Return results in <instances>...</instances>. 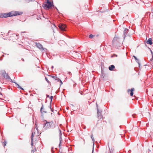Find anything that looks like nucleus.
I'll return each mask as SVG.
<instances>
[{
  "instance_id": "e433bc0d",
  "label": "nucleus",
  "mask_w": 153,
  "mask_h": 153,
  "mask_svg": "<svg viewBox=\"0 0 153 153\" xmlns=\"http://www.w3.org/2000/svg\"><path fill=\"white\" fill-rule=\"evenodd\" d=\"M151 53H152V54H153V53L152 51H151Z\"/></svg>"
},
{
  "instance_id": "2f4dec72",
  "label": "nucleus",
  "mask_w": 153,
  "mask_h": 153,
  "mask_svg": "<svg viewBox=\"0 0 153 153\" xmlns=\"http://www.w3.org/2000/svg\"><path fill=\"white\" fill-rule=\"evenodd\" d=\"M86 128V127H84V128H84V129H85V128Z\"/></svg>"
},
{
  "instance_id": "6ab92c4d",
  "label": "nucleus",
  "mask_w": 153,
  "mask_h": 153,
  "mask_svg": "<svg viewBox=\"0 0 153 153\" xmlns=\"http://www.w3.org/2000/svg\"><path fill=\"white\" fill-rule=\"evenodd\" d=\"M68 77H70L71 76V72H69L68 73Z\"/></svg>"
},
{
  "instance_id": "5701e85b",
  "label": "nucleus",
  "mask_w": 153,
  "mask_h": 153,
  "mask_svg": "<svg viewBox=\"0 0 153 153\" xmlns=\"http://www.w3.org/2000/svg\"><path fill=\"white\" fill-rule=\"evenodd\" d=\"M43 108V105H42V107L40 109V112L41 113H42V110Z\"/></svg>"
},
{
  "instance_id": "1a4fd4ad",
  "label": "nucleus",
  "mask_w": 153,
  "mask_h": 153,
  "mask_svg": "<svg viewBox=\"0 0 153 153\" xmlns=\"http://www.w3.org/2000/svg\"><path fill=\"white\" fill-rule=\"evenodd\" d=\"M2 76L6 79H8L9 78V76L8 74L6 73L5 72H3L2 74Z\"/></svg>"
},
{
  "instance_id": "423d86ee",
  "label": "nucleus",
  "mask_w": 153,
  "mask_h": 153,
  "mask_svg": "<svg viewBox=\"0 0 153 153\" xmlns=\"http://www.w3.org/2000/svg\"><path fill=\"white\" fill-rule=\"evenodd\" d=\"M59 29L62 31H65L66 26L65 25L63 24H59L58 26Z\"/></svg>"
},
{
  "instance_id": "20e7f679",
  "label": "nucleus",
  "mask_w": 153,
  "mask_h": 153,
  "mask_svg": "<svg viewBox=\"0 0 153 153\" xmlns=\"http://www.w3.org/2000/svg\"><path fill=\"white\" fill-rule=\"evenodd\" d=\"M36 132L38 134V131L37 130V129L36 127V129L34 128L32 130V133L31 135L32 144V143L33 141V137L35 136V134H36Z\"/></svg>"
},
{
  "instance_id": "72a5a7b5",
  "label": "nucleus",
  "mask_w": 153,
  "mask_h": 153,
  "mask_svg": "<svg viewBox=\"0 0 153 153\" xmlns=\"http://www.w3.org/2000/svg\"><path fill=\"white\" fill-rule=\"evenodd\" d=\"M93 151H94V149H93V151H92V153H93Z\"/></svg>"
},
{
  "instance_id": "f8f14e48",
  "label": "nucleus",
  "mask_w": 153,
  "mask_h": 153,
  "mask_svg": "<svg viewBox=\"0 0 153 153\" xmlns=\"http://www.w3.org/2000/svg\"><path fill=\"white\" fill-rule=\"evenodd\" d=\"M10 82H14L15 83L16 86L18 88H19L22 90L23 89V88H22L21 86H20L18 84H17V83H16V82H14L12 80V79H11L10 78Z\"/></svg>"
},
{
  "instance_id": "bb28decb",
  "label": "nucleus",
  "mask_w": 153,
  "mask_h": 153,
  "mask_svg": "<svg viewBox=\"0 0 153 153\" xmlns=\"http://www.w3.org/2000/svg\"><path fill=\"white\" fill-rule=\"evenodd\" d=\"M116 39V38L114 37V39H113V41H114V40H115V39Z\"/></svg>"
},
{
  "instance_id": "f704fd0d",
  "label": "nucleus",
  "mask_w": 153,
  "mask_h": 153,
  "mask_svg": "<svg viewBox=\"0 0 153 153\" xmlns=\"http://www.w3.org/2000/svg\"><path fill=\"white\" fill-rule=\"evenodd\" d=\"M49 97V96L48 95H47V97Z\"/></svg>"
},
{
  "instance_id": "f03ea898",
  "label": "nucleus",
  "mask_w": 153,
  "mask_h": 153,
  "mask_svg": "<svg viewBox=\"0 0 153 153\" xmlns=\"http://www.w3.org/2000/svg\"><path fill=\"white\" fill-rule=\"evenodd\" d=\"M53 6L51 2L49 0H47V2H45L42 4V7L45 9H49L51 8Z\"/></svg>"
},
{
  "instance_id": "a211bd4d",
  "label": "nucleus",
  "mask_w": 153,
  "mask_h": 153,
  "mask_svg": "<svg viewBox=\"0 0 153 153\" xmlns=\"http://www.w3.org/2000/svg\"><path fill=\"white\" fill-rule=\"evenodd\" d=\"M128 29H125V30H124V35H125V34L127 33L128 32Z\"/></svg>"
},
{
  "instance_id": "f257e3e1",
  "label": "nucleus",
  "mask_w": 153,
  "mask_h": 153,
  "mask_svg": "<svg viewBox=\"0 0 153 153\" xmlns=\"http://www.w3.org/2000/svg\"><path fill=\"white\" fill-rule=\"evenodd\" d=\"M45 121L46 123L44 125V127L45 129H47L50 128H54L56 127V126H54V124L52 121L48 122L46 120Z\"/></svg>"
},
{
  "instance_id": "c9c22d12",
  "label": "nucleus",
  "mask_w": 153,
  "mask_h": 153,
  "mask_svg": "<svg viewBox=\"0 0 153 153\" xmlns=\"http://www.w3.org/2000/svg\"><path fill=\"white\" fill-rule=\"evenodd\" d=\"M43 112H46V111H43Z\"/></svg>"
},
{
  "instance_id": "9b49d317",
  "label": "nucleus",
  "mask_w": 153,
  "mask_h": 153,
  "mask_svg": "<svg viewBox=\"0 0 153 153\" xmlns=\"http://www.w3.org/2000/svg\"><path fill=\"white\" fill-rule=\"evenodd\" d=\"M10 82H14L15 83L16 86L18 88H19L22 90L23 89V88H22L21 86H20L18 84H17V83H16V82H14L12 80V79H11L10 78Z\"/></svg>"
},
{
  "instance_id": "2eb2a0df",
  "label": "nucleus",
  "mask_w": 153,
  "mask_h": 153,
  "mask_svg": "<svg viewBox=\"0 0 153 153\" xmlns=\"http://www.w3.org/2000/svg\"><path fill=\"white\" fill-rule=\"evenodd\" d=\"M115 67L114 65H112L109 67V69L110 71H112L114 68Z\"/></svg>"
},
{
  "instance_id": "a878e982",
  "label": "nucleus",
  "mask_w": 153,
  "mask_h": 153,
  "mask_svg": "<svg viewBox=\"0 0 153 153\" xmlns=\"http://www.w3.org/2000/svg\"><path fill=\"white\" fill-rule=\"evenodd\" d=\"M53 97L52 96H51V97H50V99H51V100L52 101V98H53Z\"/></svg>"
},
{
  "instance_id": "f3484780",
  "label": "nucleus",
  "mask_w": 153,
  "mask_h": 153,
  "mask_svg": "<svg viewBox=\"0 0 153 153\" xmlns=\"http://www.w3.org/2000/svg\"><path fill=\"white\" fill-rule=\"evenodd\" d=\"M133 57H134V58L135 59L136 62L137 63H138L139 64V60L138 59H137V57L135 56H133Z\"/></svg>"
},
{
  "instance_id": "aec40b11",
  "label": "nucleus",
  "mask_w": 153,
  "mask_h": 153,
  "mask_svg": "<svg viewBox=\"0 0 153 153\" xmlns=\"http://www.w3.org/2000/svg\"><path fill=\"white\" fill-rule=\"evenodd\" d=\"M91 137L93 141V142H94V137H93V134H91Z\"/></svg>"
},
{
  "instance_id": "4c0bfd02",
  "label": "nucleus",
  "mask_w": 153,
  "mask_h": 153,
  "mask_svg": "<svg viewBox=\"0 0 153 153\" xmlns=\"http://www.w3.org/2000/svg\"><path fill=\"white\" fill-rule=\"evenodd\" d=\"M116 56H117V55H116Z\"/></svg>"
},
{
  "instance_id": "ddd939ff",
  "label": "nucleus",
  "mask_w": 153,
  "mask_h": 153,
  "mask_svg": "<svg viewBox=\"0 0 153 153\" xmlns=\"http://www.w3.org/2000/svg\"><path fill=\"white\" fill-rule=\"evenodd\" d=\"M97 115L99 118V119H100L102 117V115H101V112H100L98 109L97 108Z\"/></svg>"
},
{
  "instance_id": "b1692460",
  "label": "nucleus",
  "mask_w": 153,
  "mask_h": 153,
  "mask_svg": "<svg viewBox=\"0 0 153 153\" xmlns=\"http://www.w3.org/2000/svg\"><path fill=\"white\" fill-rule=\"evenodd\" d=\"M49 108H51V111H52V112H53V110L51 108V105H50L49 106Z\"/></svg>"
},
{
  "instance_id": "7ed1b4c3",
  "label": "nucleus",
  "mask_w": 153,
  "mask_h": 153,
  "mask_svg": "<svg viewBox=\"0 0 153 153\" xmlns=\"http://www.w3.org/2000/svg\"><path fill=\"white\" fill-rule=\"evenodd\" d=\"M23 12L21 11H12L10 12V17L16 16L18 15L22 14Z\"/></svg>"
},
{
  "instance_id": "cd10ccee",
  "label": "nucleus",
  "mask_w": 153,
  "mask_h": 153,
  "mask_svg": "<svg viewBox=\"0 0 153 153\" xmlns=\"http://www.w3.org/2000/svg\"><path fill=\"white\" fill-rule=\"evenodd\" d=\"M16 39H17L18 38V37H17V35H16Z\"/></svg>"
},
{
  "instance_id": "7c9ffc66",
  "label": "nucleus",
  "mask_w": 153,
  "mask_h": 153,
  "mask_svg": "<svg viewBox=\"0 0 153 153\" xmlns=\"http://www.w3.org/2000/svg\"><path fill=\"white\" fill-rule=\"evenodd\" d=\"M149 152H151V150H150L149 149Z\"/></svg>"
},
{
  "instance_id": "c85d7f7f",
  "label": "nucleus",
  "mask_w": 153,
  "mask_h": 153,
  "mask_svg": "<svg viewBox=\"0 0 153 153\" xmlns=\"http://www.w3.org/2000/svg\"><path fill=\"white\" fill-rule=\"evenodd\" d=\"M22 61H24V60L22 58Z\"/></svg>"
},
{
  "instance_id": "473e14b6",
  "label": "nucleus",
  "mask_w": 153,
  "mask_h": 153,
  "mask_svg": "<svg viewBox=\"0 0 153 153\" xmlns=\"http://www.w3.org/2000/svg\"><path fill=\"white\" fill-rule=\"evenodd\" d=\"M109 153H112L111 152V151L109 152Z\"/></svg>"
},
{
  "instance_id": "9d476101",
  "label": "nucleus",
  "mask_w": 153,
  "mask_h": 153,
  "mask_svg": "<svg viewBox=\"0 0 153 153\" xmlns=\"http://www.w3.org/2000/svg\"><path fill=\"white\" fill-rule=\"evenodd\" d=\"M134 90V88H131V90L128 89V93H129V92L130 91V94L131 96H132L133 94V91Z\"/></svg>"
},
{
  "instance_id": "0eeeda50",
  "label": "nucleus",
  "mask_w": 153,
  "mask_h": 153,
  "mask_svg": "<svg viewBox=\"0 0 153 153\" xmlns=\"http://www.w3.org/2000/svg\"><path fill=\"white\" fill-rule=\"evenodd\" d=\"M57 129H58L59 130V137H60L59 139H60V143L59 145V146H60V145L61 143V141L62 140V137H61V136L62 135V133L61 132V130L60 129L59 127L58 126H57Z\"/></svg>"
},
{
  "instance_id": "c756f323",
  "label": "nucleus",
  "mask_w": 153,
  "mask_h": 153,
  "mask_svg": "<svg viewBox=\"0 0 153 153\" xmlns=\"http://www.w3.org/2000/svg\"><path fill=\"white\" fill-rule=\"evenodd\" d=\"M51 68H53V66H52Z\"/></svg>"
},
{
  "instance_id": "39448f33",
  "label": "nucleus",
  "mask_w": 153,
  "mask_h": 153,
  "mask_svg": "<svg viewBox=\"0 0 153 153\" xmlns=\"http://www.w3.org/2000/svg\"><path fill=\"white\" fill-rule=\"evenodd\" d=\"M10 17V13H0V18H7Z\"/></svg>"
},
{
  "instance_id": "dca6fc26",
  "label": "nucleus",
  "mask_w": 153,
  "mask_h": 153,
  "mask_svg": "<svg viewBox=\"0 0 153 153\" xmlns=\"http://www.w3.org/2000/svg\"><path fill=\"white\" fill-rule=\"evenodd\" d=\"M56 80L60 82L61 83V84L60 85L62 84V81H61V80L59 78H57V77H56Z\"/></svg>"
},
{
  "instance_id": "4468645a",
  "label": "nucleus",
  "mask_w": 153,
  "mask_h": 153,
  "mask_svg": "<svg viewBox=\"0 0 153 153\" xmlns=\"http://www.w3.org/2000/svg\"><path fill=\"white\" fill-rule=\"evenodd\" d=\"M146 43L147 44H149L150 45H151L152 44V39L151 38H149L148 39V40L146 42Z\"/></svg>"
},
{
  "instance_id": "6e6552de",
  "label": "nucleus",
  "mask_w": 153,
  "mask_h": 153,
  "mask_svg": "<svg viewBox=\"0 0 153 153\" xmlns=\"http://www.w3.org/2000/svg\"><path fill=\"white\" fill-rule=\"evenodd\" d=\"M36 47L40 50H43L44 48L42 45L39 43H36Z\"/></svg>"
},
{
  "instance_id": "412c9836",
  "label": "nucleus",
  "mask_w": 153,
  "mask_h": 153,
  "mask_svg": "<svg viewBox=\"0 0 153 153\" xmlns=\"http://www.w3.org/2000/svg\"><path fill=\"white\" fill-rule=\"evenodd\" d=\"M94 36H93V35H92V34H90L89 35V38H93V37Z\"/></svg>"
},
{
  "instance_id": "393cba45",
  "label": "nucleus",
  "mask_w": 153,
  "mask_h": 153,
  "mask_svg": "<svg viewBox=\"0 0 153 153\" xmlns=\"http://www.w3.org/2000/svg\"><path fill=\"white\" fill-rule=\"evenodd\" d=\"M45 79L48 83H49V81L48 80V79L46 77H45Z\"/></svg>"
},
{
  "instance_id": "4be33fe9",
  "label": "nucleus",
  "mask_w": 153,
  "mask_h": 153,
  "mask_svg": "<svg viewBox=\"0 0 153 153\" xmlns=\"http://www.w3.org/2000/svg\"><path fill=\"white\" fill-rule=\"evenodd\" d=\"M2 143L4 145V146L6 145V142L5 141H4V142H3Z\"/></svg>"
}]
</instances>
